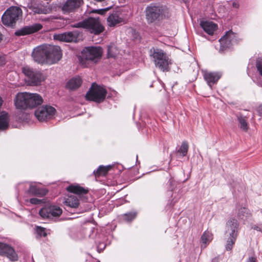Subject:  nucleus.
Returning a JSON list of instances; mask_svg holds the SVG:
<instances>
[{"label": "nucleus", "mask_w": 262, "mask_h": 262, "mask_svg": "<svg viewBox=\"0 0 262 262\" xmlns=\"http://www.w3.org/2000/svg\"><path fill=\"white\" fill-rule=\"evenodd\" d=\"M167 12L166 7L159 3H151L145 10L146 19L148 24L162 20Z\"/></svg>", "instance_id": "f257e3e1"}, {"label": "nucleus", "mask_w": 262, "mask_h": 262, "mask_svg": "<svg viewBox=\"0 0 262 262\" xmlns=\"http://www.w3.org/2000/svg\"><path fill=\"white\" fill-rule=\"evenodd\" d=\"M103 51L100 47H86L78 56L80 63L84 67H87L89 62H97L101 58Z\"/></svg>", "instance_id": "f03ea898"}, {"label": "nucleus", "mask_w": 262, "mask_h": 262, "mask_svg": "<svg viewBox=\"0 0 262 262\" xmlns=\"http://www.w3.org/2000/svg\"><path fill=\"white\" fill-rule=\"evenodd\" d=\"M150 52L152 53L151 56L154 58L157 68L163 72L170 71V60L162 50L153 48V51L152 49H151Z\"/></svg>", "instance_id": "7ed1b4c3"}, {"label": "nucleus", "mask_w": 262, "mask_h": 262, "mask_svg": "<svg viewBox=\"0 0 262 262\" xmlns=\"http://www.w3.org/2000/svg\"><path fill=\"white\" fill-rule=\"evenodd\" d=\"M22 10L18 7L12 6L7 9L2 17L3 24L7 27H14L22 16Z\"/></svg>", "instance_id": "20e7f679"}, {"label": "nucleus", "mask_w": 262, "mask_h": 262, "mask_svg": "<svg viewBox=\"0 0 262 262\" xmlns=\"http://www.w3.org/2000/svg\"><path fill=\"white\" fill-rule=\"evenodd\" d=\"M107 93L106 90L103 87L93 83L85 97L87 100L101 103L105 99Z\"/></svg>", "instance_id": "39448f33"}, {"label": "nucleus", "mask_w": 262, "mask_h": 262, "mask_svg": "<svg viewBox=\"0 0 262 262\" xmlns=\"http://www.w3.org/2000/svg\"><path fill=\"white\" fill-rule=\"evenodd\" d=\"M22 72L28 77L30 84L33 85H38L45 79L42 73L28 66L22 68Z\"/></svg>", "instance_id": "423d86ee"}, {"label": "nucleus", "mask_w": 262, "mask_h": 262, "mask_svg": "<svg viewBox=\"0 0 262 262\" xmlns=\"http://www.w3.org/2000/svg\"><path fill=\"white\" fill-rule=\"evenodd\" d=\"M56 110L50 105H43L35 111V116L39 121H46L55 114Z\"/></svg>", "instance_id": "0eeeda50"}, {"label": "nucleus", "mask_w": 262, "mask_h": 262, "mask_svg": "<svg viewBox=\"0 0 262 262\" xmlns=\"http://www.w3.org/2000/svg\"><path fill=\"white\" fill-rule=\"evenodd\" d=\"M219 42L220 43L219 52L223 53L235 43V35L232 31H228L219 39Z\"/></svg>", "instance_id": "6e6552de"}, {"label": "nucleus", "mask_w": 262, "mask_h": 262, "mask_svg": "<svg viewBox=\"0 0 262 262\" xmlns=\"http://www.w3.org/2000/svg\"><path fill=\"white\" fill-rule=\"evenodd\" d=\"M62 212V210L59 206L50 205L42 208L39 214L43 219H52L54 217L59 216Z\"/></svg>", "instance_id": "1a4fd4ad"}, {"label": "nucleus", "mask_w": 262, "mask_h": 262, "mask_svg": "<svg viewBox=\"0 0 262 262\" xmlns=\"http://www.w3.org/2000/svg\"><path fill=\"white\" fill-rule=\"evenodd\" d=\"M85 29L92 33L97 35L102 33L104 28L99 18L89 17L85 19Z\"/></svg>", "instance_id": "9d476101"}, {"label": "nucleus", "mask_w": 262, "mask_h": 262, "mask_svg": "<svg viewBox=\"0 0 262 262\" xmlns=\"http://www.w3.org/2000/svg\"><path fill=\"white\" fill-rule=\"evenodd\" d=\"M32 57L38 63H48L47 45L39 46L34 48L32 53Z\"/></svg>", "instance_id": "9b49d317"}, {"label": "nucleus", "mask_w": 262, "mask_h": 262, "mask_svg": "<svg viewBox=\"0 0 262 262\" xmlns=\"http://www.w3.org/2000/svg\"><path fill=\"white\" fill-rule=\"evenodd\" d=\"M47 48L48 63H55L61 59L62 54L59 46L48 45L47 46Z\"/></svg>", "instance_id": "f8f14e48"}, {"label": "nucleus", "mask_w": 262, "mask_h": 262, "mask_svg": "<svg viewBox=\"0 0 262 262\" xmlns=\"http://www.w3.org/2000/svg\"><path fill=\"white\" fill-rule=\"evenodd\" d=\"M81 37L82 33L78 30H74L58 34L56 36V39L67 42H77L81 40Z\"/></svg>", "instance_id": "ddd939ff"}, {"label": "nucleus", "mask_w": 262, "mask_h": 262, "mask_svg": "<svg viewBox=\"0 0 262 262\" xmlns=\"http://www.w3.org/2000/svg\"><path fill=\"white\" fill-rule=\"evenodd\" d=\"M42 26L40 24L36 23L31 26H26L16 30L14 34L17 36H24L34 33L40 30Z\"/></svg>", "instance_id": "4468645a"}, {"label": "nucleus", "mask_w": 262, "mask_h": 262, "mask_svg": "<svg viewBox=\"0 0 262 262\" xmlns=\"http://www.w3.org/2000/svg\"><path fill=\"white\" fill-rule=\"evenodd\" d=\"M82 0H67L62 5L61 10L64 14L75 12L82 4Z\"/></svg>", "instance_id": "2eb2a0df"}, {"label": "nucleus", "mask_w": 262, "mask_h": 262, "mask_svg": "<svg viewBox=\"0 0 262 262\" xmlns=\"http://www.w3.org/2000/svg\"><path fill=\"white\" fill-rule=\"evenodd\" d=\"M108 26L115 27L117 25L125 23V20L120 11H115L111 14L107 19Z\"/></svg>", "instance_id": "dca6fc26"}, {"label": "nucleus", "mask_w": 262, "mask_h": 262, "mask_svg": "<svg viewBox=\"0 0 262 262\" xmlns=\"http://www.w3.org/2000/svg\"><path fill=\"white\" fill-rule=\"evenodd\" d=\"M14 103L17 109L25 110L28 108L27 93H18L14 100Z\"/></svg>", "instance_id": "f3484780"}, {"label": "nucleus", "mask_w": 262, "mask_h": 262, "mask_svg": "<svg viewBox=\"0 0 262 262\" xmlns=\"http://www.w3.org/2000/svg\"><path fill=\"white\" fill-rule=\"evenodd\" d=\"M238 231L225 230V235L227 237L225 248L227 251H230L233 248L238 236Z\"/></svg>", "instance_id": "a211bd4d"}, {"label": "nucleus", "mask_w": 262, "mask_h": 262, "mask_svg": "<svg viewBox=\"0 0 262 262\" xmlns=\"http://www.w3.org/2000/svg\"><path fill=\"white\" fill-rule=\"evenodd\" d=\"M27 102L28 108H31L40 105L43 102V99L38 94L27 93Z\"/></svg>", "instance_id": "6ab92c4d"}, {"label": "nucleus", "mask_w": 262, "mask_h": 262, "mask_svg": "<svg viewBox=\"0 0 262 262\" xmlns=\"http://www.w3.org/2000/svg\"><path fill=\"white\" fill-rule=\"evenodd\" d=\"M222 74L219 72H208L204 73V78L208 85L211 88L212 85L216 83L221 77Z\"/></svg>", "instance_id": "aec40b11"}, {"label": "nucleus", "mask_w": 262, "mask_h": 262, "mask_svg": "<svg viewBox=\"0 0 262 262\" xmlns=\"http://www.w3.org/2000/svg\"><path fill=\"white\" fill-rule=\"evenodd\" d=\"M252 215L251 211L247 207H239L237 208L236 216L240 220L246 221L251 217Z\"/></svg>", "instance_id": "412c9836"}, {"label": "nucleus", "mask_w": 262, "mask_h": 262, "mask_svg": "<svg viewBox=\"0 0 262 262\" xmlns=\"http://www.w3.org/2000/svg\"><path fill=\"white\" fill-rule=\"evenodd\" d=\"M200 26L205 32L211 35L213 34L217 27L216 24L209 21H201Z\"/></svg>", "instance_id": "4be33fe9"}, {"label": "nucleus", "mask_w": 262, "mask_h": 262, "mask_svg": "<svg viewBox=\"0 0 262 262\" xmlns=\"http://www.w3.org/2000/svg\"><path fill=\"white\" fill-rule=\"evenodd\" d=\"M67 190L69 192L78 194L79 196H82L84 194H87L89 192L88 188H85L78 185H69L68 187H67Z\"/></svg>", "instance_id": "5701e85b"}, {"label": "nucleus", "mask_w": 262, "mask_h": 262, "mask_svg": "<svg viewBox=\"0 0 262 262\" xmlns=\"http://www.w3.org/2000/svg\"><path fill=\"white\" fill-rule=\"evenodd\" d=\"M81 83L82 79L80 77H74L67 83L66 86L70 90H74L79 88Z\"/></svg>", "instance_id": "b1692460"}, {"label": "nucleus", "mask_w": 262, "mask_h": 262, "mask_svg": "<svg viewBox=\"0 0 262 262\" xmlns=\"http://www.w3.org/2000/svg\"><path fill=\"white\" fill-rule=\"evenodd\" d=\"M225 230L238 231L239 223L236 219L230 217L226 222Z\"/></svg>", "instance_id": "393cba45"}, {"label": "nucleus", "mask_w": 262, "mask_h": 262, "mask_svg": "<svg viewBox=\"0 0 262 262\" xmlns=\"http://www.w3.org/2000/svg\"><path fill=\"white\" fill-rule=\"evenodd\" d=\"M213 239V234L208 231H205L201 237V241L202 243L201 248L204 249L206 247Z\"/></svg>", "instance_id": "a878e982"}, {"label": "nucleus", "mask_w": 262, "mask_h": 262, "mask_svg": "<svg viewBox=\"0 0 262 262\" xmlns=\"http://www.w3.org/2000/svg\"><path fill=\"white\" fill-rule=\"evenodd\" d=\"M9 126V119L8 114L2 112L0 114V131H4L7 129Z\"/></svg>", "instance_id": "bb28decb"}, {"label": "nucleus", "mask_w": 262, "mask_h": 262, "mask_svg": "<svg viewBox=\"0 0 262 262\" xmlns=\"http://www.w3.org/2000/svg\"><path fill=\"white\" fill-rule=\"evenodd\" d=\"M65 205L74 208H77L79 205V201L77 196L71 195L64 202Z\"/></svg>", "instance_id": "cd10ccee"}, {"label": "nucleus", "mask_w": 262, "mask_h": 262, "mask_svg": "<svg viewBox=\"0 0 262 262\" xmlns=\"http://www.w3.org/2000/svg\"><path fill=\"white\" fill-rule=\"evenodd\" d=\"M30 9L34 13L37 14H48L51 11L50 9L47 8L46 7H42L39 5H32L30 7Z\"/></svg>", "instance_id": "c85d7f7f"}, {"label": "nucleus", "mask_w": 262, "mask_h": 262, "mask_svg": "<svg viewBox=\"0 0 262 262\" xmlns=\"http://www.w3.org/2000/svg\"><path fill=\"white\" fill-rule=\"evenodd\" d=\"M237 117L241 129L244 132H247L248 130L249 127L247 122L246 117L241 115H238Z\"/></svg>", "instance_id": "c756f323"}, {"label": "nucleus", "mask_w": 262, "mask_h": 262, "mask_svg": "<svg viewBox=\"0 0 262 262\" xmlns=\"http://www.w3.org/2000/svg\"><path fill=\"white\" fill-rule=\"evenodd\" d=\"M28 193L37 196H41L45 194V193L41 189L32 185H30L29 189L28 190Z\"/></svg>", "instance_id": "7c9ffc66"}, {"label": "nucleus", "mask_w": 262, "mask_h": 262, "mask_svg": "<svg viewBox=\"0 0 262 262\" xmlns=\"http://www.w3.org/2000/svg\"><path fill=\"white\" fill-rule=\"evenodd\" d=\"M110 169V166H104L102 165L100 166L96 170L94 171V173L96 176H105Z\"/></svg>", "instance_id": "2f4dec72"}, {"label": "nucleus", "mask_w": 262, "mask_h": 262, "mask_svg": "<svg viewBox=\"0 0 262 262\" xmlns=\"http://www.w3.org/2000/svg\"><path fill=\"white\" fill-rule=\"evenodd\" d=\"M188 147L189 146L187 142L183 141L182 143L181 147L178 150V153L179 154L181 157H185L187 154Z\"/></svg>", "instance_id": "473e14b6"}, {"label": "nucleus", "mask_w": 262, "mask_h": 262, "mask_svg": "<svg viewBox=\"0 0 262 262\" xmlns=\"http://www.w3.org/2000/svg\"><path fill=\"white\" fill-rule=\"evenodd\" d=\"M12 247L7 244L0 243V255L5 256L9 252L8 249H11Z\"/></svg>", "instance_id": "72a5a7b5"}, {"label": "nucleus", "mask_w": 262, "mask_h": 262, "mask_svg": "<svg viewBox=\"0 0 262 262\" xmlns=\"http://www.w3.org/2000/svg\"><path fill=\"white\" fill-rule=\"evenodd\" d=\"M9 250V252L7 253L6 256L11 261H17L18 259V255L15 250L13 248L11 249H8V250Z\"/></svg>", "instance_id": "f704fd0d"}, {"label": "nucleus", "mask_w": 262, "mask_h": 262, "mask_svg": "<svg viewBox=\"0 0 262 262\" xmlns=\"http://www.w3.org/2000/svg\"><path fill=\"white\" fill-rule=\"evenodd\" d=\"M136 215L137 213L136 212H127L123 215V219L127 222L132 221L136 218Z\"/></svg>", "instance_id": "c9c22d12"}, {"label": "nucleus", "mask_w": 262, "mask_h": 262, "mask_svg": "<svg viewBox=\"0 0 262 262\" xmlns=\"http://www.w3.org/2000/svg\"><path fill=\"white\" fill-rule=\"evenodd\" d=\"M116 49L115 48L111 46L108 47L107 48V57L108 58H114L116 57L117 55V53L116 52Z\"/></svg>", "instance_id": "e433bc0d"}, {"label": "nucleus", "mask_w": 262, "mask_h": 262, "mask_svg": "<svg viewBox=\"0 0 262 262\" xmlns=\"http://www.w3.org/2000/svg\"><path fill=\"white\" fill-rule=\"evenodd\" d=\"M168 183V186L167 187L168 190L170 191H173L176 186V182L172 178H170L169 180Z\"/></svg>", "instance_id": "4c0bfd02"}, {"label": "nucleus", "mask_w": 262, "mask_h": 262, "mask_svg": "<svg viewBox=\"0 0 262 262\" xmlns=\"http://www.w3.org/2000/svg\"><path fill=\"white\" fill-rule=\"evenodd\" d=\"M36 232L40 236L46 237L47 235L46 232V229L41 227H37L36 229Z\"/></svg>", "instance_id": "58836bf2"}, {"label": "nucleus", "mask_w": 262, "mask_h": 262, "mask_svg": "<svg viewBox=\"0 0 262 262\" xmlns=\"http://www.w3.org/2000/svg\"><path fill=\"white\" fill-rule=\"evenodd\" d=\"M72 27L73 28H83L85 29V19L83 20L82 21H81L80 22H78L77 23H76L74 25H73Z\"/></svg>", "instance_id": "ea45409f"}, {"label": "nucleus", "mask_w": 262, "mask_h": 262, "mask_svg": "<svg viewBox=\"0 0 262 262\" xmlns=\"http://www.w3.org/2000/svg\"><path fill=\"white\" fill-rule=\"evenodd\" d=\"M112 6L108 7L105 8L103 9H100L96 10L95 11L98 14H101V15H104L106 12H107L108 10H109L111 8Z\"/></svg>", "instance_id": "a19ab883"}, {"label": "nucleus", "mask_w": 262, "mask_h": 262, "mask_svg": "<svg viewBox=\"0 0 262 262\" xmlns=\"http://www.w3.org/2000/svg\"><path fill=\"white\" fill-rule=\"evenodd\" d=\"M256 66L259 74L262 76V59L256 61Z\"/></svg>", "instance_id": "79ce46f5"}, {"label": "nucleus", "mask_w": 262, "mask_h": 262, "mask_svg": "<svg viewBox=\"0 0 262 262\" xmlns=\"http://www.w3.org/2000/svg\"><path fill=\"white\" fill-rule=\"evenodd\" d=\"M30 203L32 204H39L41 202V200L37 198H31L29 201Z\"/></svg>", "instance_id": "37998d69"}, {"label": "nucleus", "mask_w": 262, "mask_h": 262, "mask_svg": "<svg viewBox=\"0 0 262 262\" xmlns=\"http://www.w3.org/2000/svg\"><path fill=\"white\" fill-rule=\"evenodd\" d=\"M246 262H257V259L255 257H253V256L250 257L247 259Z\"/></svg>", "instance_id": "c03bdc74"}, {"label": "nucleus", "mask_w": 262, "mask_h": 262, "mask_svg": "<svg viewBox=\"0 0 262 262\" xmlns=\"http://www.w3.org/2000/svg\"><path fill=\"white\" fill-rule=\"evenodd\" d=\"M6 63L5 58L3 56H0V65L3 66Z\"/></svg>", "instance_id": "a18cd8bd"}, {"label": "nucleus", "mask_w": 262, "mask_h": 262, "mask_svg": "<svg viewBox=\"0 0 262 262\" xmlns=\"http://www.w3.org/2000/svg\"><path fill=\"white\" fill-rule=\"evenodd\" d=\"M252 228L255 230H257V231H261V228L259 226H257V225H254L252 226Z\"/></svg>", "instance_id": "49530a36"}, {"label": "nucleus", "mask_w": 262, "mask_h": 262, "mask_svg": "<svg viewBox=\"0 0 262 262\" xmlns=\"http://www.w3.org/2000/svg\"><path fill=\"white\" fill-rule=\"evenodd\" d=\"M101 244H100L98 246V251L99 252H100V250H102L103 249H104L105 248V245H104V244H102V245L103 246V247H101Z\"/></svg>", "instance_id": "de8ad7c7"}, {"label": "nucleus", "mask_w": 262, "mask_h": 262, "mask_svg": "<svg viewBox=\"0 0 262 262\" xmlns=\"http://www.w3.org/2000/svg\"><path fill=\"white\" fill-rule=\"evenodd\" d=\"M3 103V99H2V98L0 96V107H1V106L2 105Z\"/></svg>", "instance_id": "09e8293b"}, {"label": "nucleus", "mask_w": 262, "mask_h": 262, "mask_svg": "<svg viewBox=\"0 0 262 262\" xmlns=\"http://www.w3.org/2000/svg\"><path fill=\"white\" fill-rule=\"evenodd\" d=\"M233 6L234 7H237V5L236 3H233Z\"/></svg>", "instance_id": "8fccbe9b"}, {"label": "nucleus", "mask_w": 262, "mask_h": 262, "mask_svg": "<svg viewBox=\"0 0 262 262\" xmlns=\"http://www.w3.org/2000/svg\"><path fill=\"white\" fill-rule=\"evenodd\" d=\"M259 111L261 112V113H262V105H261L260 107H259Z\"/></svg>", "instance_id": "3c124183"}, {"label": "nucleus", "mask_w": 262, "mask_h": 262, "mask_svg": "<svg viewBox=\"0 0 262 262\" xmlns=\"http://www.w3.org/2000/svg\"><path fill=\"white\" fill-rule=\"evenodd\" d=\"M258 84H259V85H260L261 86H262V82L261 83V82H260V81H259V82H258Z\"/></svg>", "instance_id": "603ef678"}, {"label": "nucleus", "mask_w": 262, "mask_h": 262, "mask_svg": "<svg viewBox=\"0 0 262 262\" xmlns=\"http://www.w3.org/2000/svg\"><path fill=\"white\" fill-rule=\"evenodd\" d=\"M216 261V259H213V260H212V262H217V261Z\"/></svg>", "instance_id": "864d4df0"}, {"label": "nucleus", "mask_w": 262, "mask_h": 262, "mask_svg": "<svg viewBox=\"0 0 262 262\" xmlns=\"http://www.w3.org/2000/svg\"><path fill=\"white\" fill-rule=\"evenodd\" d=\"M13 73H10L8 75L11 76Z\"/></svg>", "instance_id": "5fc2aeb1"}, {"label": "nucleus", "mask_w": 262, "mask_h": 262, "mask_svg": "<svg viewBox=\"0 0 262 262\" xmlns=\"http://www.w3.org/2000/svg\"><path fill=\"white\" fill-rule=\"evenodd\" d=\"M183 1L185 3H186V1H187V0H183Z\"/></svg>", "instance_id": "6e6d98bb"}]
</instances>
